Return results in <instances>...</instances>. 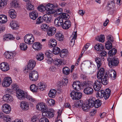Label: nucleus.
I'll return each mask as SVG.
<instances>
[{
  "label": "nucleus",
  "instance_id": "obj_11",
  "mask_svg": "<svg viewBox=\"0 0 122 122\" xmlns=\"http://www.w3.org/2000/svg\"><path fill=\"white\" fill-rule=\"evenodd\" d=\"M36 107L37 109L40 111H42L44 110H48V109L46 105L45 104L43 103H40L38 104L36 106Z\"/></svg>",
  "mask_w": 122,
  "mask_h": 122
},
{
  "label": "nucleus",
  "instance_id": "obj_53",
  "mask_svg": "<svg viewBox=\"0 0 122 122\" xmlns=\"http://www.w3.org/2000/svg\"><path fill=\"white\" fill-rule=\"evenodd\" d=\"M97 40L102 42H103L105 41V36L104 35H101L96 38Z\"/></svg>",
  "mask_w": 122,
  "mask_h": 122
},
{
  "label": "nucleus",
  "instance_id": "obj_17",
  "mask_svg": "<svg viewBox=\"0 0 122 122\" xmlns=\"http://www.w3.org/2000/svg\"><path fill=\"white\" fill-rule=\"evenodd\" d=\"M0 68L3 71H6L9 69V67L7 63L3 62L0 64Z\"/></svg>",
  "mask_w": 122,
  "mask_h": 122
},
{
  "label": "nucleus",
  "instance_id": "obj_44",
  "mask_svg": "<svg viewBox=\"0 0 122 122\" xmlns=\"http://www.w3.org/2000/svg\"><path fill=\"white\" fill-rule=\"evenodd\" d=\"M30 88L31 91L33 92H36L38 89V86H36L34 84H33L31 85Z\"/></svg>",
  "mask_w": 122,
  "mask_h": 122
},
{
  "label": "nucleus",
  "instance_id": "obj_60",
  "mask_svg": "<svg viewBox=\"0 0 122 122\" xmlns=\"http://www.w3.org/2000/svg\"><path fill=\"white\" fill-rule=\"evenodd\" d=\"M38 10L41 12H43L46 10V7L42 5L39 6L38 7Z\"/></svg>",
  "mask_w": 122,
  "mask_h": 122
},
{
  "label": "nucleus",
  "instance_id": "obj_4",
  "mask_svg": "<svg viewBox=\"0 0 122 122\" xmlns=\"http://www.w3.org/2000/svg\"><path fill=\"white\" fill-rule=\"evenodd\" d=\"M71 97L73 100H79L82 97V94L80 92L72 91L70 93Z\"/></svg>",
  "mask_w": 122,
  "mask_h": 122
},
{
  "label": "nucleus",
  "instance_id": "obj_31",
  "mask_svg": "<svg viewBox=\"0 0 122 122\" xmlns=\"http://www.w3.org/2000/svg\"><path fill=\"white\" fill-rule=\"evenodd\" d=\"M15 39L14 37L10 34H8L5 35L4 36V40L8 41L14 40Z\"/></svg>",
  "mask_w": 122,
  "mask_h": 122
},
{
  "label": "nucleus",
  "instance_id": "obj_63",
  "mask_svg": "<svg viewBox=\"0 0 122 122\" xmlns=\"http://www.w3.org/2000/svg\"><path fill=\"white\" fill-rule=\"evenodd\" d=\"M3 118L4 119V120H5L6 122H7L9 121H10L11 119L10 116L8 115H4Z\"/></svg>",
  "mask_w": 122,
  "mask_h": 122
},
{
  "label": "nucleus",
  "instance_id": "obj_41",
  "mask_svg": "<svg viewBox=\"0 0 122 122\" xmlns=\"http://www.w3.org/2000/svg\"><path fill=\"white\" fill-rule=\"evenodd\" d=\"M56 94V91L55 90L51 89L49 92V97L51 98H54L55 97Z\"/></svg>",
  "mask_w": 122,
  "mask_h": 122
},
{
  "label": "nucleus",
  "instance_id": "obj_20",
  "mask_svg": "<svg viewBox=\"0 0 122 122\" xmlns=\"http://www.w3.org/2000/svg\"><path fill=\"white\" fill-rule=\"evenodd\" d=\"M38 13L36 10H34L30 12L29 14L30 18L33 20H35L38 16Z\"/></svg>",
  "mask_w": 122,
  "mask_h": 122
},
{
  "label": "nucleus",
  "instance_id": "obj_8",
  "mask_svg": "<svg viewBox=\"0 0 122 122\" xmlns=\"http://www.w3.org/2000/svg\"><path fill=\"white\" fill-rule=\"evenodd\" d=\"M2 111L5 113L7 114L9 113L11 111V107L10 105L5 104L3 105L1 107Z\"/></svg>",
  "mask_w": 122,
  "mask_h": 122
},
{
  "label": "nucleus",
  "instance_id": "obj_1",
  "mask_svg": "<svg viewBox=\"0 0 122 122\" xmlns=\"http://www.w3.org/2000/svg\"><path fill=\"white\" fill-rule=\"evenodd\" d=\"M108 65L110 67L117 66L119 63V60L116 57L109 56L107 59Z\"/></svg>",
  "mask_w": 122,
  "mask_h": 122
},
{
  "label": "nucleus",
  "instance_id": "obj_26",
  "mask_svg": "<svg viewBox=\"0 0 122 122\" xmlns=\"http://www.w3.org/2000/svg\"><path fill=\"white\" fill-rule=\"evenodd\" d=\"M107 74H105L104 76L101 79V84L102 83L104 85H106L108 83V78L107 77Z\"/></svg>",
  "mask_w": 122,
  "mask_h": 122
},
{
  "label": "nucleus",
  "instance_id": "obj_56",
  "mask_svg": "<svg viewBox=\"0 0 122 122\" xmlns=\"http://www.w3.org/2000/svg\"><path fill=\"white\" fill-rule=\"evenodd\" d=\"M51 45L52 47H55L57 44L56 41L54 39H51L50 40Z\"/></svg>",
  "mask_w": 122,
  "mask_h": 122
},
{
  "label": "nucleus",
  "instance_id": "obj_21",
  "mask_svg": "<svg viewBox=\"0 0 122 122\" xmlns=\"http://www.w3.org/2000/svg\"><path fill=\"white\" fill-rule=\"evenodd\" d=\"M55 38L60 41H62L64 39V36L60 32H57L55 35Z\"/></svg>",
  "mask_w": 122,
  "mask_h": 122
},
{
  "label": "nucleus",
  "instance_id": "obj_28",
  "mask_svg": "<svg viewBox=\"0 0 122 122\" xmlns=\"http://www.w3.org/2000/svg\"><path fill=\"white\" fill-rule=\"evenodd\" d=\"M96 99L94 97H90L88 100V104L91 107H93L94 105Z\"/></svg>",
  "mask_w": 122,
  "mask_h": 122
},
{
  "label": "nucleus",
  "instance_id": "obj_30",
  "mask_svg": "<svg viewBox=\"0 0 122 122\" xmlns=\"http://www.w3.org/2000/svg\"><path fill=\"white\" fill-rule=\"evenodd\" d=\"M42 19V20L47 23H49L51 22V19L48 14H46L44 15Z\"/></svg>",
  "mask_w": 122,
  "mask_h": 122
},
{
  "label": "nucleus",
  "instance_id": "obj_51",
  "mask_svg": "<svg viewBox=\"0 0 122 122\" xmlns=\"http://www.w3.org/2000/svg\"><path fill=\"white\" fill-rule=\"evenodd\" d=\"M60 49L58 47L55 46L53 48V53L56 55H57L60 53Z\"/></svg>",
  "mask_w": 122,
  "mask_h": 122
},
{
  "label": "nucleus",
  "instance_id": "obj_33",
  "mask_svg": "<svg viewBox=\"0 0 122 122\" xmlns=\"http://www.w3.org/2000/svg\"><path fill=\"white\" fill-rule=\"evenodd\" d=\"M7 16L4 15H0V23H5L7 20Z\"/></svg>",
  "mask_w": 122,
  "mask_h": 122
},
{
  "label": "nucleus",
  "instance_id": "obj_37",
  "mask_svg": "<svg viewBox=\"0 0 122 122\" xmlns=\"http://www.w3.org/2000/svg\"><path fill=\"white\" fill-rule=\"evenodd\" d=\"M96 96L99 97V98H102L104 97V91L102 90L97 92L96 93Z\"/></svg>",
  "mask_w": 122,
  "mask_h": 122
},
{
  "label": "nucleus",
  "instance_id": "obj_52",
  "mask_svg": "<svg viewBox=\"0 0 122 122\" xmlns=\"http://www.w3.org/2000/svg\"><path fill=\"white\" fill-rule=\"evenodd\" d=\"M7 0H0V8H3L7 3Z\"/></svg>",
  "mask_w": 122,
  "mask_h": 122
},
{
  "label": "nucleus",
  "instance_id": "obj_50",
  "mask_svg": "<svg viewBox=\"0 0 122 122\" xmlns=\"http://www.w3.org/2000/svg\"><path fill=\"white\" fill-rule=\"evenodd\" d=\"M60 16L65 20L64 21L66 20V19H68L70 18L69 15L66 13H63L61 14Z\"/></svg>",
  "mask_w": 122,
  "mask_h": 122
},
{
  "label": "nucleus",
  "instance_id": "obj_57",
  "mask_svg": "<svg viewBox=\"0 0 122 122\" xmlns=\"http://www.w3.org/2000/svg\"><path fill=\"white\" fill-rule=\"evenodd\" d=\"M11 6L12 7L15 8L18 7L19 6V4L17 0H13L12 1Z\"/></svg>",
  "mask_w": 122,
  "mask_h": 122
},
{
  "label": "nucleus",
  "instance_id": "obj_24",
  "mask_svg": "<svg viewBox=\"0 0 122 122\" xmlns=\"http://www.w3.org/2000/svg\"><path fill=\"white\" fill-rule=\"evenodd\" d=\"M107 9L108 10H110V9L114 8L115 6L114 0H112L108 1L107 3Z\"/></svg>",
  "mask_w": 122,
  "mask_h": 122
},
{
  "label": "nucleus",
  "instance_id": "obj_49",
  "mask_svg": "<svg viewBox=\"0 0 122 122\" xmlns=\"http://www.w3.org/2000/svg\"><path fill=\"white\" fill-rule=\"evenodd\" d=\"M95 61L97 63L98 68H99L102 65V61L101 59L99 57H97L96 58Z\"/></svg>",
  "mask_w": 122,
  "mask_h": 122
},
{
  "label": "nucleus",
  "instance_id": "obj_34",
  "mask_svg": "<svg viewBox=\"0 0 122 122\" xmlns=\"http://www.w3.org/2000/svg\"><path fill=\"white\" fill-rule=\"evenodd\" d=\"M9 15L12 19L15 18L16 17V13L15 10L13 9L10 10L9 11Z\"/></svg>",
  "mask_w": 122,
  "mask_h": 122
},
{
  "label": "nucleus",
  "instance_id": "obj_5",
  "mask_svg": "<svg viewBox=\"0 0 122 122\" xmlns=\"http://www.w3.org/2000/svg\"><path fill=\"white\" fill-rule=\"evenodd\" d=\"M29 77L30 80L34 81H37L38 77L37 72L35 70L31 71L29 73Z\"/></svg>",
  "mask_w": 122,
  "mask_h": 122
},
{
  "label": "nucleus",
  "instance_id": "obj_46",
  "mask_svg": "<svg viewBox=\"0 0 122 122\" xmlns=\"http://www.w3.org/2000/svg\"><path fill=\"white\" fill-rule=\"evenodd\" d=\"M44 55L41 53L38 54L36 56V58L37 60L39 61L42 60L44 59Z\"/></svg>",
  "mask_w": 122,
  "mask_h": 122
},
{
  "label": "nucleus",
  "instance_id": "obj_54",
  "mask_svg": "<svg viewBox=\"0 0 122 122\" xmlns=\"http://www.w3.org/2000/svg\"><path fill=\"white\" fill-rule=\"evenodd\" d=\"M62 70L64 74L66 75L69 74L70 70L68 67H64L63 68Z\"/></svg>",
  "mask_w": 122,
  "mask_h": 122
},
{
  "label": "nucleus",
  "instance_id": "obj_40",
  "mask_svg": "<svg viewBox=\"0 0 122 122\" xmlns=\"http://www.w3.org/2000/svg\"><path fill=\"white\" fill-rule=\"evenodd\" d=\"M46 86L45 84L40 82L38 84V89H40L41 90L43 91L45 88Z\"/></svg>",
  "mask_w": 122,
  "mask_h": 122
},
{
  "label": "nucleus",
  "instance_id": "obj_62",
  "mask_svg": "<svg viewBox=\"0 0 122 122\" xmlns=\"http://www.w3.org/2000/svg\"><path fill=\"white\" fill-rule=\"evenodd\" d=\"M48 26L47 24H43L42 25L41 28L42 30L45 31L48 29Z\"/></svg>",
  "mask_w": 122,
  "mask_h": 122
},
{
  "label": "nucleus",
  "instance_id": "obj_12",
  "mask_svg": "<svg viewBox=\"0 0 122 122\" xmlns=\"http://www.w3.org/2000/svg\"><path fill=\"white\" fill-rule=\"evenodd\" d=\"M101 86V83L100 81L99 80H96L93 85L94 90L96 91H98L100 89Z\"/></svg>",
  "mask_w": 122,
  "mask_h": 122
},
{
  "label": "nucleus",
  "instance_id": "obj_48",
  "mask_svg": "<svg viewBox=\"0 0 122 122\" xmlns=\"http://www.w3.org/2000/svg\"><path fill=\"white\" fill-rule=\"evenodd\" d=\"M47 104L52 106L55 104V102L54 100L48 98L47 99Z\"/></svg>",
  "mask_w": 122,
  "mask_h": 122
},
{
  "label": "nucleus",
  "instance_id": "obj_61",
  "mask_svg": "<svg viewBox=\"0 0 122 122\" xmlns=\"http://www.w3.org/2000/svg\"><path fill=\"white\" fill-rule=\"evenodd\" d=\"M83 86L91 87L92 86V82L90 81H88L87 82L84 81L83 82Z\"/></svg>",
  "mask_w": 122,
  "mask_h": 122
},
{
  "label": "nucleus",
  "instance_id": "obj_18",
  "mask_svg": "<svg viewBox=\"0 0 122 122\" xmlns=\"http://www.w3.org/2000/svg\"><path fill=\"white\" fill-rule=\"evenodd\" d=\"M105 73L104 68H101L99 70L97 74V77L98 79H101Z\"/></svg>",
  "mask_w": 122,
  "mask_h": 122
},
{
  "label": "nucleus",
  "instance_id": "obj_59",
  "mask_svg": "<svg viewBox=\"0 0 122 122\" xmlns=\"http://www.w3.org/2000/svg\"><path fill=\"white\" fill-rule=\"evenodd\" d=\"M25 97H26L27 99L31 102H33L35 100V99L33 98L32 97L26 93L25 94Z\"/></svg>",
  "mask_w": 122,
  "mask_h": 122
},
{
  "label": "nucleus",
  "instance_id": "obj_39",
  "mask_svg": "<svg viewBox=\"0 0 122 122\" xmlns=\"http://www.w3.org/2000/svg\"><path fill=\"white\" fill-rule=\"evenodd\" d=\"M117 51L115 48H113L109 50L108 52V54L109 56H112L114 55L117 53Z\"/></svg>",
  "mask_w": 122,
  "mask_h": 122
},
{
  "label": "nucleus",
  "instance_id": "obj_9",
  "mask_svg": "<svg viewBox=\"0 0 122 122\" xmlns=\"http://www.w3.org/2000/svg\"><path fill=\"white\" fill-rule=\"evenodd\" d=\"M46 10L49 11L50 14H52L54 11V9L57 7V5H54L53 4L49 3L46 6Z\"/></svg>",
  "mask_w": 122,
  "mask_h": 122
},
{
  "label": "nucleus",
  "instance_id": "obj_7",
  "mask_svg": "<svg viewBox=\"0 0 122 122\" xmlns=\"http://www.w3.org/2000/svg\"><path fill=\"white\" fill-rule=\"evenodd\" d=\"M65 20L62 17L60 16L57 17L55 20L54 22V24L56 27L61 26Z\"/></svg>",
  "mask_w": 122,
  "mask_h": 122
},
{
  "label": "nucleus",
  "instance_id": "obj_27",
  "mask_svg": "<svg viewBox=\"0 0 122 122\" xmlns=\"http://www.w3.org/2000/svg\"><path fill=\"white\" fill-rule=\"evenodd\" d=\"M80 83L79 81L73 82L72 85L73 88L75 90H79L81 87Z\"/></svg>",
  "mask_w": 122,
  "mask_h": 122
},
{
  "label": "nucleus",
  "instance_id": "obj_47",
  "mask_svg": "<svg viewBox=\"0 0 122 122\" xmlns=\"http://www.w3.org/2000/svg\"><path fill=\"white\" fill-rule=\"evenodd\" d=\"M20 47L21 50L24 51L26 50L28 48L27 45L25 43H20Z\"/></svg>",
  "mask_w": 122,
  "mask_h": 122
},
{
  "label": "nucleus",
  "instance_id": "obj_16",
  "mask_svg": "<svg viewBox=\"0 0 122 122\" xmlns=\"http://www.w3.org/2000/svg\"><path fill=\"white\" fill-rule=\"evenodd\" d=\"M56 31V29L55 28L53 27H51L47 30V34L49 36H52L55 33Z\"/></svg>",
  "mask_w": 122,
  "mask_h": 122
},
{
  "label": "nucleus",
  "instance_id": "obj_19",
  "mask_svg": "<svg viewBox=\"0 0 122 122\" xmlns=\"http://www.w3.org/2000/svg\"><path fill=\"white\" fill-rule=\"evenodd\" d=\"M10 25L11 28L14 30L18 29L19 26L18 22L15 20H12L11 21Z\"/></svg>",
  "mask_w": 122,
  "mask_h": 122
},
{
  "label": "nucleus",
  "instance_id": "obj_32",
  "mask_svg": "<svg viewBox=\"0 0 122 122\" xmlns=\"http://www.w3.org/2000/svg\"><path fill=\"white\" fill-rule=\"evenodd\" d=\"M111 92V90L107 88L104 91V98L105 99H108L110 95Z\"/></svg>",
  "mask_w": 122,
  "mask_h": 122
},
{
  "label": "nucleus",
  "instance_id": "obj_45",
  "mask_svg": "<svg viewBox=\"0 0 122 122\" xmlns=\"http://www.w3.org/2000/svg\"><path fill=\"white\" fill-rule=\"evenodd\" d=\"M45 56L47 58L46 60L48 61H52V59L51 57L52 54L49 52H46L45 54Z\"/></svg>",
  "mask_w": 122,
  "mask_h": 122
},
{
  "label": "nucleus",
  "instance_id": "obj_10",
  "mask_svg": "<svg viewBox=\"0 0 122 122\" xmlns=\"http://www.w3.org/2000/svg\"><path fill=\"white\" fill-rule=\"evenodd\" d=\"M16 95L18 98L20 100H23L25 98V93L24 91L20 89H18L16 91Z\"/></svg>",
  "mask_w": 122,
  "mask_h": 122
},
{
  "label": "nucleus",
  "instance_id": "obj_13",
  "mask_svg": "<svg viewBox=\"0 0 122 122\" xmlns=\"http://www.w3.org/2000/svg\"><path fill=\"white\" fill-rule=\"evenodd\" d=\"M116 73L115 70L113 69H112L108 71L107 77L110 78L111 79L114 80L116 78Z\"/></svg>",
  "mask_w": 122,
  "mask_h": 122
},
{
  "label": "nucleus",
  "instance_id": "obj_14",
  "mask_svg": "<svg viewBox=\"0 0 122 122\" xmlns=\"http://www.w3.org/2000/svg\"><path fill=\"white\" fill-rule=\"evenodd\" d=\"M36 65L35 61L32 60H30L29 61L27 65V69L32 70L35 66Z\"/></svg>",
  "mask_w": 122,
  "mask_h": 122
},
{
  "label": "nucleus",
  "instance_id": "obj_58",
  "mask_svg": "<svg viewBox=\"0 0 122 122\" xmlns=\"http://www.w3.org/2000/svg\"><path fill=\"white\" fill-rule=\"evenodd\" d=\"M105 46L106 49L109 50L112 47V43L107 41L106 43Z\"/></svg>",
  "mask_w": 122,
  "mask_h": 122
},
{
  "label": "nucleus",
  "instance_id": "obj_23",
  "mask_svg": "<svg viewBox=\"0 0 122 122\" xmlns=\"http://www.w3.org/2000/svg\"><path fill=\"white\" fill-rule=\"evenodd\" d=\"M83 92L84 93L88 95H91L93 93V90L91 87L88 86L84 89Z\"/></svg>",
  "mask_w": 122,
  "mask_h": 122
},
{
  "label": "nucleus",
  "instance_id": "obj_35",
  "mask_svg": "<svg viewBox=\"0 0 122 122\" xmlns=\"http://www.w3.org/2000/svg\"><path fill=\"white\" fill-rule=\"evenodd\" d=\"M94 48L97 51H101L103 49L104 47L102 44H97L94 46Z\"/></svg>",
  "mask_w": 122,
  "mask_h": 122
},
{
  "label": "nucleus",
  "instance_id": "obj_38",
  "mask_svg": "<svg viewBox=\"0 0 122 122\" xmlns=\"http://www.w3.org/2000/svg\"><path fill=\"white\" fill-rule=\"evenodd\" d=\"M81 107L84 111H87V110L90 107H91L87 103H83Z\"/></svg>",
  "mask_w": 122,
  "mask_h": 122
},
{
  "label": "nucleus",
  "instance_id": "obj_3",
  "mask_svg": "<svg viewBox=\"0 0 122 122\" xmlns=\"http://www.w3.org/2000/svg\"><path fill=\"white\" fill-rule=\"evenodd\" d=\"M34 38L32 34H29L25 35L24 37L25 42L29 44H32L34 42Z\"/></svg>",
  "mask_w": 122,
  "mask_h": 122
},
{
  "label": "nucleus",
  "instance_id": "obj_36",
  "mask_svg": "<svg viewBox=\"0 0 122 122\" xmlns=\"http://www.w3.org/2000/svg\"><path fill=\"white\" fill-rule=\"evenodd\" d=\"M102 104L101 101L99 99H96V101L94 103V106L96 108H97L100 107Z\"/></svg>",
  "mask_w": 122,
  "mask_h": 122
},
{
  "label": "nucleus",
  "instance_id": "obj_29",
  "mask_svg": "<svg viewBox=\"0 0 122 122\" xmlns=\"http://www.w3.org/2000/svg\"><path fill=\"white\" fill-rule=\"evenodd\" d=\"M6 57L7 59H11L14 56H15V53L14 52L7 51L5 53Z\"/></svg>",
  "mask_w": 122,
  "mask_h": 122
},
{
  "label": "nucleus",
  "instance_id": "obj_2",
  "mask_svg": "<svg viewBox=\"0 0 122 122\" xmlns=\"http://www.w3.org/2000/svg\"><path fill=\"white\" fill-rule=\"evenodd\" d=\"M11 90L10 89H7L6 91V94L3 97V99L4 101L9 102H11L13 100L12 97L9 94L11 93Z\"/></svg>",
  "mask_w": 122,
  "mask_h": 122
},
{
  "label": "nucleus",
  "instance_id": "obj_15",
  "mask_svg": "<svg viewBox=\"0 0 122 122\" xmlns=\"http://www.w3.org/2000/svg\"><path fill=\"white\" fill-rule=\"evenodd\" d=\"M71 25V23L70 21L69 20H66L64 21L61 27L63 29L66 30L70 27Z\"/></svg>",
  "mask_w": 122,
  "mask_h": 122
},
{
  "label": "nucleus",
  "instance_id": "obj_22",
  "mask_svg": "<svg viewBox=\"0 0 122 122\" xmlns=\"http://www.w3.org/2000/svg\"><path fill=\"white\" fill-rule=\"evenodd\" d=\"M20 107L23 110H27L29 108L28 103L24 101H22L20 102Z\"/></svg>",
  "mask_w": 122,
  "mask_h": 122
},
{
  "label": "nucleus",
  "instance_id": "obj_43",
  "mask_svg": "<svg viewBox=\"0 0 122 122\" xmlns=\"http://www.w3.org/2000/svg\"><path fill=\"white\" fill-rule=\"evenodd\" d=\"M68 51L66 49H63L62 50L60 54L61 57L62 58L65 57Z\"/></svg>",
  "mask_w": 122,
  "mask_h": 122
},
{
  "label": "nucleus",
  "instance_id": "obj_64",
  "mask_svg": "<svg viewBox=\"0 0 122 122\" xmlns=\"http://www.w3.org/2000/svg\"><path fill=\"white\" fill-rule=\"evenodd\" d=\"M107 39L108 41H107L112 42V43L114 41L113 37L111 35H109L107 36Z\"/></svg>",
  "mask_w": 122,
  "mask_h": 122
},
{
  "label": "nucleus",
  "instance_id": "obj_6",
  "mask_svg": "<svg viewBox=\"0 0 122 122\" xmlns=\"http://www.w3.org/2000/svg\"><path fill=\"white\" fill-rule=\"evenodd\" d=\"M12 82V80L10 77H6L4 79L3 81L2 86L3 87H7L9 86Z\"/></svg>",
  "mask_w": 122,
  "mask_h": 122
},
{
  "label": "nucleus",
  "instance_id": "obj_55",
  "mask_svg": "<svg viewBox=\"0 0 122 122\" xmlns=\"http://www.w3.org/2000/svg\"><path fill=\"white\" fill-rule=\"evenodd\" d=\"M53 63L54 64L59 66L62 63V61L61 60L57 59L55 60Z\"/></svg>",
  "mask_w": 122,
  "mask_h": 122
},
{
  "label": "nucleus",
  "instance_id": "obj_42",
  "mask_svg": "<svg viewBox=\"0 0 122 122\" xmlns=\"http://www.w3.org/2000/svg\"><path fill=\"white\" fill-rule=\"evenodd\" d=\"M83 103V102L82 100H80L74 103L75 107H81Z\"/></svg>",
  "mask_w": 122,
  "mask_h": 122
},
{
  "label": "nucleus",
  "instance_id": "obj_25",
  "mask_svg": "<svg viewBox=\"0 0 122 122\" xmlns=\"http://www.w3.org/2000/svg\"><path fill=\"white\" fill-rule=\"evenodd\" d=\"M32 47L34 49L37 51H39L41 49L42 45L39 42H36L33 44Z\"/></svg>",
  "mask_w": 122,
  "mask_h": 122
}]
</instances>
